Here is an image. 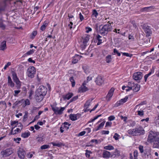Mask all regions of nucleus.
Instances as JSON below:
<instances>
[{"mask_svg": "<svg viewBox=\"0 0 159 159\" xmlns=\"http://www.w3.org/2000/svg\"><path fill=\"white\" fill-rule=\"evenodd\" d=\"M83 69L84 70V72L86 74H88L89 73V70L88 67L87 66H84L82 67Z\"/></svg>", "mask_w": 159, "mask_h": 159, "instance_id": "40", "label": "nucleus"}, {"mask_svg": "<svg viewBox=\"0 0 159 159\" xmlns=\"http://www.w3.org/2000/svg\"><path fill=\"white\" fill-rule=\"evenodd\" d=\"M128 96H126L124 98L121 99L120 100L121 101L122 103L123 104L124 103H125L126 102L128 99Z\"/></svg>", "mask_w": 159, "mask_h": 159, "instance_id": "48", "label": "nucleus"}, {"mask_svg": "<svg viewBox=\"0 0 159 159\" xmlns=\"http://www.w3.org/2000/svg\"><path fill=\"white\" fill-rule=\"evenodd\" d=\"M128 133L130 135L132 136L137 135L135 128L132 129H129L128 131Z\"/></svg>", "mask_w": 159, "mask_h": 159, "instance_id": "26", "label": "nucleus"}, {"mask_svg": "<svg viewBox=\"0 0 159 159\" xmlns=\"http://www.w3.org/2000/svg\"><path fill=\"white\" fill-rule=\"evenodd\" d=\"M21 140V138H14L13 140L16 142L17 143H20L19 141Z\"/></svg>", "mask_w": 159, "mask_h": 159, "instance_id": "51", "label": "nucleus"}, {"mask_svg": "<svg viewBox=\"0 0 159 159\" xmlns=\"http://www.w3.org/2000/svg\"><path fill=\"white\" fill-rule=\"evenodd\" d=\"M104 25L100 30V33L103 35L107 34L108 32L111 31L112 30V26L111 23H109Z\"/></svg>", "mask_w": 159, "mask_h": 159, "instance_id": "2", "label": "nucleus"}, {"mask_svg": "<svg viewBox=\"0 0 159 159\" xmlns=\"http://www.w3.org/2000/svg\"><path fill=\"white\" fill-rule=\"evenodd\" d=\"M18 156L20 159H24L26 154L25 151L21 148H19L17 151Z\"/></svg>", "mask_w": 159, "mask_h": 159, "instance_id": "13", "label": "nucleus"}, {"mask_svg": "<svg viewBox=\"0 0 159 159\" xmlns=\"http://www.w3.org/2000/svg\"><path fill=\"white\" fill-rule=\"evenodd\" d=\"M82 57L81 56L79 55L76 54L73 58L72 61V63L73 64H75L77 63L78 61L80 60V58Z\"/></svg>", "mask_w": 159, "mask_h": 159, "instance_id": "20", "label": "nucleus"}, {"mask_svg": "<svg viewBox=\"0 0 159 159\" xmlns=\"http://www.w3.org/2000/svg\"><path fill=\"white\" fill-rule=\"evenodd\" d=\"M115 53L117 54V55L118 56H120V53L116 49H114L113 51Z\"/></svg>", "mask_w": 159, "mask_h": 159, "instance_id": "57", "label": "nucleus"}, {"mask_svg": "<svg viewBox=\"0 0 159 159\" xmlns=\"http://www.w3.org/2000/svg\"><path fill=\"white\" fill-rule=\"evenodd\" d=\"M12 79L16 84L17 89H20L21 87V83L18 78L16 73L14 71H11Z\"/></svg>", "mask_w": 159, "mask_h": 159, "instance_id": "5", "label": "nucleus"}, {"mask_svg": "<svg viewBox=\"0 0 159 159\" xmlns=\"http://www.w3.org/2000/svg\"><path fill=\"white\" fill-rule=\"evenodd\" d=\"M73 96V93H69L66 95H64L63 97V98L64 99H69L70 98H71Z\"/></svg>", "mask_w": 159, "mask_h": 159, "instance_id": "25", "label": "nucleus"}, {"mask_svg": "<svg viewBox=\"0 0 159 159\" xmlns=\"http://www.w3.org/2000/svg\"><path fill=\"white\" fill-rule=\"evenodd\" d=\"M126 88H127V89H126V91L127 92L129 91L130 90H131V87L130 86H128L126 87Z\"/></svg>", "mask_w": 159, "mask_h": 159, "instance_id": "63", "label": "nucleus"}, {"mask_svg": "<svg viewBox=\"0 0 159 159\" xmlns=\"http://www.w3.org/2000/svg\"><path fill=\"white\" fill-rule=\"evenodd\" d=\"M78 98V96H75L73 97L70 100V102H72L73 101H75V100H76Z\"/></svg>", "mask_w": 159, "mask_h": 159, "instance_id": "52", "label": "nucleus"}, {"mask_svg": "<svg viewBox=\"0 0 159 159\" xmlns=\"http://www.w3.org/2000/svg\"><path fill=\"white\" fill-rule=\"evenodd\" d=\"M138 114L139 116H142L143 115V114H144L143 111H138Z\"/></svg>", "mask_w": 159, "mask_h": 159, "instance_id": "59", "label": "nucleus"}, {"mask_svg": "<svg viewBox=\"0 0 159 159\" xmlns=\"http://www.w3.org/2000/svg\"><path fill=\"white\" fill-rule=\"evenodd\" d=\"M13 152V149L12 148H9L1 151V154L3 157L9 156L11 155Z\"/></svg>", "mask_w": 159, "mask_h": 159, "instance_id": "9", "label": "nucleus"}, {"mask_svg": "<svg viewBox=\"0 0 159 159\" xmlns=\"http://www.w3.org/2000/svg\"><path fill=\"white\" fill-rule=\"evenodd\" d=\"M119 137L120 135L117 133H116L115 134L113 138L115 140H117L119 139Z\"/></svg>", "mask_w": 159, "mask_h": 159, "instance_id": "47", "label": "nucleus"}, {"mask_svg": "<svg viewBox=\"0 0 159 159\" xmlns=\"http://www.w3.org/2000/svg\"><path fill=\"white\" fill-rule=\"evenodd\" d=\"M8 84L11 87H14L15 85L14 83L12 82L11 77L9 76L8 77Z\"/></svg>", "mask_w": 159, "mask_h": 159, "instance_id": "27", "label": "nucleus"}, {"mask_svg": "<svg viewBox=\"0 0 159 159\" xmlns=\"http://www.w3.org/2000/svg\"><path fill=\"white\" fill-rule=\"evenodd\" d=\"M12 79L16 84L17 89H20L21 87V83L18 78L16 73L14 71H11Z\"/></svg>", "mask_w": 159, "mask_h": 159, "instance_id": "6", "label": "nucleus"}, {"mask_svg": "<svg viewBox=\"0 0 159 159\" xmlns=\"http://www.w3.org/2000/svg\"><path fill=\"white\" fill-rule=\"evenodd\" d=\"M105 124L104 122H103L102 123H101L98 126L97 128L96 129H95V131H97L98 130L100 129H102L103 126H104Z\"/></svg>", "mask_w": 159, "mask_h": 159, "instance_id": "39", "label": "nucleus"}, {"mask_svg": "<svg viewBox=\"0 0 159 159\" xmlns=\"http://www.w3.org/2000/svg\"><path fill=\"white\" fill-rule=\"evenodd\" d=\"M152 147L154 148H159V137L152 142Z\"/></svg>", "mask_w": 159, "mask_h": 159, "instance_id": "24", "label": "nucleus"}, {"mask_svg": "<svg viewBox=\"0 0 159 159\" xmlns=\"http://www.w3.org/2000/svg\"><path fill=\"white\" fill-rule=\"evenodd\" d=\"M122 103L121 102L120 100L116 102V103L115 104V107H118L121 104H122Z\"/></svg>", "mask_w": 159, "mask_h": 159, "instance_id": "49", "label": "nucleus"}, {"mask_svg": "<svg viewBox=\"0 0 159 159\" xmlns=\"http://www.w3.org/2000/svg\"><path fill=\"white\" fill-rule=\"evenodd\" d=\"M142 28L146 34L147 36H148L152 34V31L150 27L147 25L146 24L143 25L142 26Z\"/></svg>", "mask_w": 159, "mask_h": 159, "instance_id": "12", "label": "nucleus"}, {"mask_svg": "<svg viewBox=\"0 0 159 159\" xmlns=\"http://www.w3.org/2000/svg\"><path fill=\"white\" fill-rule=\"evenodd\" d=\"M96 39L98 41V42L97 43V45H100L102 43V40L101 39V38H102L101 36L99 35H98L96 36Z\"/></svg>", "mask_w": 159, "mask_h": 159, "instance_id": "32", "label": "nucleus"}, {"mask_svg": "<svg viewBox=\"0 0 159 159\" xmlns=\"http://www.w3.org/2000/svg\"><path fill=\"white\" fill-rule=\"evenodd\" d=\"M12 79L16 84L17 89H20L21 87V83L18 78L16 73L14 71H11Z\"/></svg>", "mask_w": 159, "mask_h": 159, "instance_id": "4", "label": "nucleus"}, {"mask_svg": "<svg viewBox=\"0 0 159 159\" xmlns=\"http://www.w3.org/2000/svg\"><path fill=\"white\" fill-rule=\"evenodd\" d=\"M106 61L107 63H109L111 62V56L110 55H109L107 56L106 57Z\"/></svg>", "mask_w": 159, "mask_h": 159, "instance_id": "36", "label": "nucleus"}, {"mask_svg": "<svg viewBox=\"0 0 159 159\" xmlns=\"http://www.w3.org/2000/svg\"><path fill=\"white\" fill-rule=\"evenodd\" d=\"M92 100V99L89 100L88 101H87L85 103L84 105V107H85V108H86L84 111L85 112L88 111H89V109H88V108L89 107V105H90V103L91 102Z\"/></svg>", "mask_w": 159, "mask_h": 159, "instance_id": "28", "label": "nucleus"}, {"mask_svg": "<svg viewBox=\"0 0 159 159\" xmlns=\"http://www.w3.org/2000/svg\"><path fill=\"white\" fill-rule=\"evenodd\" d=\"M51 143L52 144L53 146H57L58 147H60L62 145V143H55L54 142H52Z\"/></svg>", "mask_w": 159, "mask_h": 159, "instance_id": "44", "label": "nucleus"}, {"mask_svg": "<svg viewBox=\"0 0 159 159\" xmlns=\"http://www.w3.org/2000/svg\"><path fill=\"white\" fill-rule=\"evenodd\" d=\"M86 153L85 154V156L87 157H89L90 156V154L92 153V152L90 151L86 150L85 151Z\"/></svg>", "mask_w": 159, "mask_h": 159, "instance_id": "43", "label": "nucleus"}, {"mask_svg": "<svg viewBox=\"0 0 159 159\" xmlns=\"http://www.w3.org/2000/svg\"><path fill=\"white\" fill-rule=\"evenodd\" d=\"M86 83L84 81L82 85L79 88L78 91L79 92L83 93L88 90V88L85 86Z\"/></svg>", "mask_w": 159, "mask_h": 159, "instance_id": "15", "label": "nucleus"}, {"mask_svg": "<svg viewBox=\"0 0 159 159\" xmlns=\"http://www.w3.org/2000/svg\"><path fill=\"white\" fill-rule=\"evenodd\" d=\"M36 93L35 98L37 101L39 102H40L43 100L44 96L36 92Z\"/></svg>", "mask_w": 159, "mask_h": 159, "instance_id": "21", "label": "nucleus"}, {"mask_svg": "<svg viewBox=\"0 0 159 159\" xmlns=\"http://www.w3.org/2000/svg\"><path fill=\"white\" fill-rule=\"evenodd\" d=\"M159 133L158 132H154L150 131L149 132L148 136L147 139V141L148 142L151 143L153 141H154L159 138L158 135Z\"/></svg>", "mask_w": 159, "mask_h": 159, "instance_id": "1", "label": "nucleus"}, {"mask_svg": "<svg viewBox=\"0 0 159 159\" xmlns=\"http://www.w3.org/2000/svg\"><path fill=\"white\" fill-rule=\"evenodd\" d=\"M137 135L141 134H143L145 133V131L143 128L140 126L135 128Z\"/></svg>", "mask_w": 159, "mask_h": 159, "instance_id": "17", "label": "nucleus"}, {"mask_svg": "<svg viewBox=\"0 0 159 159\" xmlns=\"http://www.w3.org/2000/svg\"><path fill=\"white\" fill-rule=\"evenodd\" d=\"M98 13L97 11L95 10H93V15H94L95 17L98 15Z\"/></svg>", "mask_w": 159, "mask_h": 159, "instance_id": "53", "label": "nucleus"}, {"mask_svg": "<svg viewBox=\"0 0 159 159\" xmlns=\"http://www.w3.org/2000/svg\"><path fill=\"white\" fill-rule=\"evenodd\" d=\"M115 117L114 116H110L108 117V120H109L110 121H111V120H114L115 119Z\"/></svg>", "mask_w": 159, "mask_h": 159, "instance_id": "61", "label": "nucleus"}, {"mask_svg": "<svg viewBox=\"0 0 159 159\" xmlns=\"http://www.w3.org/2000/svg\"><path fill=\"white\" fill-rule=\"evenodd\" d=\"M27 71L28 76L31 78H33L36 72L35 67L33 66H30L28 69Z\"/></svg>", "mask_w": 159, "mask_h": 159, "instance_id": "8", "label": "nucleus"}, {"mask_svg": "<svg viewBox=\"0 0 159 159\" xmlns=\"http://www.w3.org/2000/svg\"><path fill=\"white\" fill-rule=\"evenodd\" d=\"M6 41H4L1 43V47H0V49L2 50H4L6 48Z\"/></svg>", "mask_w": 159, "mask_h": 159, "instance_id": "31", "label": "nucleus"}, {"mask_svg": "<svg viewBox=\"0 0 159 159\" xmlns=\"http://www.w3.org/2000/svg\"><path fill=\"white\" fill-rule=\"evenodd\" d=\"M104 149L106 150H112L114 149V148L113 146H112L111 145H108L105 146L104 147Z\"/></svg>", "mask_w": 159, "mask_h": 159, "instance_id": "38", "label": "nucleus"}, {"mask_svg": "<svg viewBox=\"0 0 159 159\" xmlns=\"http://www.w3.org/2000/svg\"><path fill=\"white\" fill-rule=\"evenodd\" d=\"M70 125V124H69L67 122H65L64 123V125H63V126L67 130L69 129V127Z\"/></svg>", "mask_w": 159, "mask_h": 159, "instance_id": "41", "label": "nucleus"}, {"mask_svg": "<svg viewBox=\"0 0 159 159\" xmlns=\"http://www.w3.org/2000/svg\"><path fill=\"white\" fill-rule=\"evenodd\" d=\"M79 16H80V20L81 21H82L84 19V17H83V16L82 15L81 13H80L79 14Z\"/></svg>", "mask_w": 159, "mask_h": 159, "instance_id": "62", "label": "nucleus"}, {"mask_svg": "<svg viewBox=\"0 0 159 159\" xmlns=\"http://www.w3.org/2000/svg\"><path fill=\"white\" fill-rule=\"evenodd\" d=\"M90 36L88 34H85L82 37L80 40V47L82 50L85 49L87 45V43L89 40Z\"/></svg>", "mask_w": 159, "mask_h": 159, "instance_id": "3", "label": "nucleus"}, {"mask_svg": "<svg viewBox=\"0 0 159 159\" xmlns=\"http://www.w3.org/2000/svg\"><path fill=\"white\" fill-rule=\"evenodd\" d=\"M123 53V54L124 56H126L127 57H131L132 56H133L132 54H129L128 53L124 52V53Z\"/></svg>", "mask_w": 159, "mask_h": 159, "instance_id": "54", "label": "nucleus"}, {"mask_svg": "<svg viewBox=\"0 0 159 159\" xmlns=\"http://www.w3.org/2000/svg\"><path fill=\"white\" fill-rule=\"evenodd\" d=\"M42 95L45 96L47 92V88L43 85H41L36 91V92Z\"/></svg>", "mask_w": 159, "mask_h": 159, "instance_id": "10", "label": "nucleus"}, {"mask_svg": "<svg viewBox=\"0 0 159 159\" xmlns=\"http://www.w3.org/2000/svg\"><path fill=\"white\" fill-rule=\"evenodd\" d=\"M18 121H12L11 122V125L12 126H14L15 125L17 124L18 123Z\"/></svg>", "mask_w": 159, "mask_h": 159, "instance_id": "60", "label": "nucleus"}, {"mask_svg": "<svg viewBox=\"0 0 159 159\" xmlns=\"http://www.w3.org/2000/svg\"><path fill=\"white\" fill-rule=\"evenodd\" d=\"M95 82L97 85L100 86L103 84L104 80L102 76L98 75L96 77Z\"/></svg>", "mask_w": 159, "mask_h": 159, "instance_id": "16", "label": "nucleus"}, {"mask_svg": "<svg viewBox=\"0 0 159 159\" xmlns=\"http://www.w3.org/2000/svg\"><path fill=\"white\" fill-rule=\"evenodd\" d=\"M30 135V133L29 132H25L23 133H22L21 136L24 138H26L29 137Z\"/></svg>", "mask_w": 159, "mask_h": 159, "instance_id": "35", "label": "nucleus"}, {"mask_svg": "<svg viewBox=\"0 0 159 159\" xmlns=\"http://www.w3.org/2000/svg\"><path fill=\"white\" fill-rule=\"evenodd\" d=\"M114 89V88H112L109 91L106 96V99L107 101H109L110 100L111 97L113 96Z\"/></svg>", "mask_w": 159, "mask_h": 159, "instance_id": "19", "label": "nucleus"}, {"mask_svg": "<svg viewBox=\"0 0 159 159\" xmlns=\"http://www.w3.org/2000/svg\"><path fill=\"white\" fill-rule=\"evenodd\" d=\"M17 127L16 125H15L14 127H12L11 129V131L9 134H13L14 135L15 134H16L18 133H20L21 131V129H19V128H17L15 130L13 131L15 127Z\"/></svg>", "mask_w": 159, "mask_h": 159, "instance_id": "22", "label": "nucleus"}, {"mask_svg": "<svg viewBox=\"0 0 159 159\" xmlns=\"http://www.w3.org/2000/svg\"><path fill=\"white\" fill-rule=\"evenodd\" d=\"M86 32L87 33H88L89 32L92 30V29L90 27H87L86 28Z\"/></svg>", "mask_w": 159, "mask_h": 159, "instance_id": "64", "label": "nucleus"}, {"mask_svg": "<svg viewBox=\"0 0 159 159\" xmlns=\"http://www.w3.org/2000/svg\"><path fill=\"white\" fill-rule=\"evenodd\" d=\"M50 147L48 145H44L41 146L40 148L42 150L45 149L49 148Z\"/></svg>", "mask_w": 159, "mask_h": 159, "instance_id": "45", "label": "nucleus"}, {"mask_svg": "<svg viewBox=\"0 0 159 159\" xmlns=\"http://www.w3.org/2000/svg\"><path fill=\"white\" fill-rule=\"evenodd\" d=\"M153 7V6H150L147 7H145L143 8H142L141 11H147L148 10L152 8Z\"/></svg>", "mask_w": 159, "mask_h": 159, "instance_id": "42", "label": "nucleus"}, {"mask_svg": "<svg viewBox=\"0 0 159 159\" xmlns=\"http://www.w3.org/2000/svg\"><path fill=\"white\" fill-rule=\"evenodd\" d=\"M34 51L35 50H33V49L30 50V51L27 52L25 54V55H31V54H32L34 52Z\"/></svg>", "mask_w": 159, "mask_h": 159, "instance_id": "46", "label": "nucleus"}, {"mask_svg": "<svg viewBox=\"0 0 159 159\" xmlns=\"http://www.w3.org/2000/svg\"><path fill=\"white\" fill-rule=\"evenodd\" d=\"M81 116V115L79 114H70L69 116V117L71 120L74 121L79 118Z\"/></svg>", "mask_w": 159, "mask_h": 159, "instance_id": "18", "label": "nucleus"}, {"mask_svg": "<svg viewBox=\"0 0 159 159\" xmlns=\"http://www.w3.org/2000/svg\"><path fill=\"white\" fill-rule=\"evenodd\" d=\"M48 24V21H44L43 25L40 27V30L42 31H43L45 30L46 28V27L47 26Z\"/></svg>", "mask_w": 159, "mask_h": 159, "instance_id": "33", "label": "nucleus"}, {"mask_svg": "<svg viewBox=\"0 0 159 159\" xmlns=\"http://www.w3.org/2000/svg\"><path fill=\"white\" fill-rule=\"evenodd\" d=\"M120 156V152L117 149H116L113 154L111 155V157H118Z\"/></svg>", "mask_w": 159, "mask_h": 159, "instance_id": "30", "label": "nucleus"}, {"mask_svg": "<svg viewBox=\"0 0 159 159\" xmlns=\"http://www.w3.org/2000/svg\"><path fill=\"white\" fill-rule=\"evenodd\" d=\"M154 69H152L151 71L149 72L148 74L145 75L144 78V80L145 82H146L147 80V79L148 77L150 76L154 72Z\"/></svg>", "mask_w": 159, "mask_h": 159, "instance_id": "29", "label": "nucleus"}, {"mask_svg": "<svg viewBox=\"0 0 159 159\" xmlns=\"http://www.w3.org/2000/svg\"><path fill=\"white\" fill-rule=\"evenodd\" d=\"M128 85L130 86L131 87V89L134 92H137L140 89V86L138 84H134V83H132L131 82H129L128 83Z\"/></svg>", "mask_w": 159, "mask_h": 159, "instance_id": "11", "label": "nucleus"}, {"mask_svg": "<svg viewBox=\"0 0 159 159\" xmlns=\"http://www.w3.org/2000/svg\"><path fill=\"white\" fill-rule=\"evenodd\" d=\"M51 107L52 110L54 112V113L56 115L61 114L65 109V107H61L60 109H59L58 107L54 105H51Z\"/></svg>", "mask_w": 159, "mask_h": 159, "instance_id": "7", "label": "nucleus"}, {"mask_svg": "<svg viewBox=\"0 0 159 159\" xmlns=\"http://www.w3.org/2000/svg\"><path fill=\"white\" fill-rule=\"evenodd\" d=\"M11 65V62H8L7 63V65H6L4 67V70L6 69L9 66H10Z\"/></svg>", "mask_w": 159, "mask_h": 159, "instance_id": "58", "label": "nucleus"}, {"mask_svg": "<svg viewBox=\"0 0 159 159\" xmlns=\"http://www.w3.org/2000/svg\"><path fill=\"white\" fill-rule=\"evenodd\" d=\"M139 148L140 150V152L141 153L143 152V146H139Z\"/></svg>", "mask_w": 159, "mask_h": 159, "instance_id": "55", "label": "nucleus"}, {"mask_svg": "<svg viewBox=\"0 0 159 159\" xmlns=\"http://www.w3.org/2000/svg\"><path fill=\"white\" fill-rule=\"evenodd\" d=\"M142 74L141 72L134 73L133 76V79L135 80L139 81L142 78Z\"/></svg>", "mask_w": 159, "mask_h": 159, "instance_id": "14", "label": "nucleus"}, {"mask_svg": "<svg viewBox=\"0 0 159 159\" xmlns=\"http://www.w3.org/2000/svg\"><path fill=\"white\" fill-rule=\"evenodd\" d=\"M120 117L121 118V119L123 120L124 122H126L127 119V117H124L122 115L120 116Z\"/></svg>", "mask_w": 159, "mask_h": 159, "instance_id": "56", "label": "nucleus"}, {"mask_svg": "<svg viewBox=\"0 0 159 159\" xmlns=\"http://www.w3.org/2000/svg\"><path fill=\"white\" fill-rule=\"evenodd\" d=\"M111 154L110 152L106 150H104L102 153V157L104 158H108L111 157Z\"/></svg>", "mask_w": 159, "mask_h": 159, "instance_id": "23", "label": "nucleus"}, {"mask_svg": "<svg viewBox=\"0 0 159 159\" xmlns=\"http://www.w3.org/2000/svg\"><path fill=\"white\" fill-rule=\"evenodd\" d=\"M69 80L71 82L72 87H74L75 84V82L74 79V77L73 76L69 78Z\"/></svg>", "mask_w": 159, "mask_h": 159, "instance_id": "34", "label": "nucleus"}, {"mask_svg": "<svg viewBox=\"0 0 159 159\" xmlns=\"http://www.w3.org/2000/svg\"><path fill=\"white\" fill-rule=\"evenodd\" d=\"M16 125L17 127H20V128H19V129H21V130H22L23 128V126L21 123H18Z\"/></svg>", "mask_w": 159, "mask_h": 159, "instance_id": "50", "label": "nucleus"}, {"mask_svg": "<svg viewBox=\"0 0 159 159\" xmlns=\"http://www.w3.org/2000/svg\"><path fill=\"white\" fill-rule=\"evenodd\" d=\"M43 139L44 138L43 136H38L36 138L37 141L39 143H41L43 141Z\"/></svg>", "mask_w": 159, "mask_h": 159, "instance_id": "37", "label": "nucleus"}]
</instances>
